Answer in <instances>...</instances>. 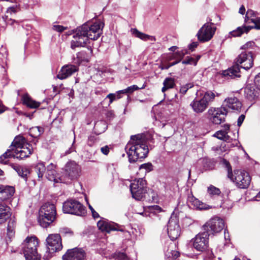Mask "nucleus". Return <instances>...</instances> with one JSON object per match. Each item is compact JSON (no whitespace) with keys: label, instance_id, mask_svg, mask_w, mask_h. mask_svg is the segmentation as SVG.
Returning a JSON list of instances; mask_svg holds the SVG:
<instances>
[{"label":"nucleus","instance_id":"f257e3e1","mask_svg":"<svg viewBox=\"0 0 260 260\" xmlns=\"http://www.w3.org/2000/svg\"><path fill=\"white\" fill-rule=\"evenodd\" d=\"M104 23L98 21L92 24L85 23L78 27L73 36L74 40L71 41V47L75 49L76 47L85 46L89 39L96 40L102 34Z\"/></svg>","mask_w":260,"mask_h":260},{"label":"nucleus","instance_id":"f03ea898","mask_svg":"<svg viewBox=\"0 0 260 260\" xmlns=\"http://www.w3.org/2000/svg\"><path fill=\"white\" fill-rule=\"evenodd\" d=\"M125 150L130 162L146 157L149 150L145 135L141 134L132 136Z\"/></svg>","mask_w":260,"mask_h":260},{"label":"nucleus","instance_id":"7ed1b4c3","mask_svg":"<svg viewBox=\"0 0 260 260\" xmlns=\"http://www.w3.org/2000/svg\"><path fill=\"white\" fill-rule=\"evenodd\" d=\"M235 65L223 71L224 76L230 77L232 79L240 77V68L246 70H249L253 65V57L251 51H244L240 54L235 59Z\"/></svg>","mask_w":260,"mask_h":260},{"label":"nucleus","instance_id":"20e7f679","mask_svg":"<svg viewBox=\"0 0 260 260\" xmlns=\"http://www.w3.org/2000/svg\"><path fill=\"white\" fill-rule=\"evenodd\" d=\"M221 164L226 169L228 178L235 182L238 187L246 188L249 186L251 182V177L247 172L236 170H234L233 173L232 168L230 162L224 158L221 160Z\"/></svg>","mask_w":260,"mask_h":260},{"label":"nucleus","instance_id":"39448f33","mask_svg":"<svg viewBox=\"0 0 260 260\" xmlns=\"http://www.w3.org/2000/svg\"><path fill=\"white\" fill-rule=\"evenodd\" d=\"M215 94L211 91L204 92L198 90L196 92V97L190 103L194 112L201 113L206 110L210 102H213L215 99Z\"/></svg>","mask_w":260,"mask_h":260},{"label":"nucleus","instance_id":"423d86ee","mask_svg":"<svg viewBox=\"0 0 260 260\" xmlns=\"http://www.w3.org/2000/svg\"><path fill=\"white\" fill-rule=\"evenodd\" d=\"M56 210L53 204L46 203L42 206L39 211L38 221L41 226L47 228L55 219Z\"/></svg>","mask_w":260,"mask_h":260},{"label":"nucleus","instance_id":"0eeeda50","mask_svg":"<svg viewBox=\"0 0 260 260\" xmlns=\"http://www.w3.org/2000/svg\"><path fill=\"white\" fill-rule=\"evenodd\" d=\"M39 242L36 237H27L22 244V248L26 260H40L41 256L38 253Z\"/></svg>","mask_w":260,"mask_h":260},{"label":"nucleus","instance_id":"6e6552de","mask_svg":"<svg viewBox=\"0 0 260 260\" xmlns=\"http://www.w3.org/2000/svg\"><path fill=\"white\" fill-rule=\"evenodd\" d=\"M62 210L64 213L84 216L86 214L85 207L78 201L68 200L63 204Z\"/></svg>","mask_w":260,"mask_h":260},{"label":"nucleus","instance_id":"1a4fd4ad","mask_svg":"<svg viewBox=\"0 0 260 260\" xmlns=\"http://www.w3.org/2000/svg\"><path fill=\"white\" fill-rule=\"evenodd\" d=\"M81 174L80 167L74 161L68 162L64 170L62 178L65 179L62 183H67L71 181L77 179Z\"/></svg>","mask_w":260,"mask_h":260},{"label":"nucleus","instance_id":"9d476101","mask_svg":"<svg viewBox=\"0 0 260 260\" xmlns=\"http://www.w3.org/2000/svg\"><path fill=\"white\" fill-rule=\"evenodd\" d=\"M130 190L133 198L141 200L146 193V183L143 178L136 179L131 184Z\"/></svg>","mask_w":260,"mask_h":260},{"label":"nucleus","instance_id":"9b49d317","mask_svg":"<svg viewBox=\"0 0 260 260\" xmlns=\"http://www.w3.org/2000/svg\"><path fill=\"white\" fill-rule=\"evenodd\" d=\"M224 227L223 220L219 217L215 216L208 220L203 225V230L210 234H214L220 232Z\"/></svg>","mask_w":260,"mask_h":260},{"label":"nucleus","instance_id":"f8f14e48","mask_svg":"<svg viewBox=\"0 0 260 260\" xmlns=\"http://www.w3.org/2000/svg\"><path fill=\"white\" fill-rule=\"evenodd\" d=\"M209 234L206 232H203L197 234L191 240V243L194 249L199 251H204L208 247Z\"/></svg>","mask_w":260,"mask_h":260},{"label":"nucleus","instance_id":"ddd939ff","mask_svg":"<svg viewBox=\"0 0 260 260\" xmlns=\"http://www.w3.org/2000/svg\"><path fill=\"white\" fill-rule=\"evenodd\" d=\"M47 251L53 253L60 251L62 248L60 234H54L48 235L46 240Z\"/></svg>","mask_w":260,"mask_h":260},{"label":"nucleus","instance_id":"4468645a","mask_svg":"<svg viewBox=\"0 0 260 260\" xmlns=\"http://www.w3.org/2000/svg\"><path fill=\"white\" fill-rule=\"evenodd\" d=\"M167 232L169 237L173 241L180 236L181 228L179 224V218L176 216H171L167 225Z\"/></svg>","mask_w":260,"mask_h":260},{"label":"nucleus","instance_id":"2eb2a0df","mask_svg":"<svg viewBox=\"0 0 260 260\" xmlns=\"http://www.w3.org/2000/svg\"><path fill=\"white\" fill-rule=\"evenodd\" d=\"M97 226L99 230L106 233H110L111 231H124L122 226L113 222H109L105 219L99 220L97 223Z\"/></svg>","mask_w":260,"mask_h":260},{"label":"nucleus","instance_id":"dca6fc26","mask_svg":"<svg viewBox=\"0 0 260 260\" xmlns=\"http://www.w3.org/2000/svg\"><path fill=\"white\" fill-rule=\"evenodd\" d=\"M216 28L208 23L205 24L197 34L198 38L201 42H206L213 37Z\"/></svg>","mask_w":260,"mask_h":260},{"label":"nucleus","instance_id":"f3484780","mask_svg":"<svg viewBox=\"0 0 260 260\" xmlns=\"http://www.w3.org/2000/svg\"><path fill=\"white\" fill-rule=\"evenodd\" d=\"M208 113L211 115L210 118L211 121L215 124H219L224 121L228 110L222 108H210Z\"/></svg>","mask_w":260,"mask_h":260},{"label":"nucleus","instance_id":"a211bd4d","mask_svg":"<svg viewBox=\"0 0 260 260\" xmlns=\"http://www.w3.org/2000/svg\"><path fill=\"white\" fill-rule=\"evenodd\" d=\"M222 108L226 109L228 111H240L242 104L241 102L235 96H230L226 98L222 104Z\"/></svg>","mask_w":260,"mask_h":260},{"label":"nucleus","instance_id":"6ab92c4d","mask_svg":"<svg viewBox=\"0 0 260 260\" xmlns=\"http://www.w3.org/2000/svg\"><path fill=\"white\" fill-rule=\"evenodd\" d=\"M85 252L81 248H74L69 249L62 256L63 260H84Z\"/></svg>","mask_w":260,"mask_h":260},{"label":"nucleus","instance_id":"aec40b11","mask_svg":"<svg viewBox=\"0 0 260 260\" xmlns=\"http://www.w3.org/2000/svg\"><path fill=\"white\" fill-rule=\"evenodd\" d=\"M78 70V67L73 64H67L63 66L58 74L57 78L63 80L71 76L73 74L77 72Z\"/></svg>","mask_w":260,"mask_h":260},{"label":"nucleus","instance_id":"412c9836","mask_svg":"<svg viewBox=\"0 0 260 260\" xmlns=\"http://www.w3.org/2000/svg\"><path fill=\"white\" fill-rule=\"evenodd\" d=\"M188 204L190 208L198 210H208L212 208V206L202 202L193 196L188 197Z\"/></svg>","mask_w":260,"mask_h":260},{"label":"nucleus","instance_id":"4be33fe9","mask_svg":"<svg viewBox=\"0 0 260 260\" xmlns=\"http://www.w3.org/2000/svg\"><path fill=\"white\" fill-rule=\"evenodd\" d=\"M28 146L23 147L22 148L14 150L15 157L22 159L27 157L31 154L34 150V148L30 144H26Z\"/></svg>","mask_w":260,"mask_h":260},{"label":"nucleus","instance_id":"5701e85b","mask_svg":"<svg viewBox=\"0 0 260 260\" xmlns=\"http://www.w3.org/2000/svg\"><path fill=\"white\" fill-rule=\"evenodd\" d=\"M22 101L23 105L31 109L38 108L41 103L34 100L27 93L22 96Z\"/></svg>","mask_w":260,"mask_h":260},{"label":"nucleus","instance_id":"b1692460","mask_svg":"<svg viewBox=\"0 0 260 260\" xmlns=\"http://www.w3.org/2000/svg\"><path fill=\"white\" fill-rule=\"evenodd\" d=\"M15 192V189L10 186L2 185L0 186L1 198L4 200H7L12 197Z\"/></svg>","mask_w":260,"mask_h":260},{"label":"nucleus","instance_id":"393cba45","mask_svg":"<svg viewBox=\"0 0 260 260\" xmlns=\"http://www.w3.org/2000/svg\"><path fill=\"white\" fill-rule=\"evenodd\" d=\"M44 132V128L41 126L32 127L29 129V135L34 138L33 141H31L34 145H36L38 142V138H39Z\"/></svg>","mask_w":260,"mask_h":260},{"label":"nucleus","instance_id":"a878e982","mask_svg":"<svg viewBox=\"0 0 260 260\" xmlns=\"http://www.w3.org/2000/svg\"><path fill=\"white\" fill-rule=\"evenodd\" d=\"M229 129V125H225L223 130H220L216 132L214 135V136L218 139L229 142L231 140H232L230 137L228 135Z\"/></svg>","mask_w":260,"mask_h":260},{"label":"nucleus","instance_id":"bb28decb","mask_svg":"<svg viewBox=\"0 0 260 260\" xmlns=\"http://www.w3.org/2000/svg\"><path fill=\"white\" fill-rule=\"evenodd\" d=\"M26 144L28 143L26 142L25 138L22 136L19 135L15 138L11 147L12 148L15 147V149H17L22 148L23 147L27 146V145H26Z\"/></svg>","mask_w":260,"mask_h":260},{"label":"nucleus","instance_id":"cd10ccee","mask_svg":"<svg viewBox=\"0 0 260 260\" xmlns=\"http://www.w3.org/2000/svg\"><path fill=\"white\" fill-rule=\"evenodd\" d=\"M251 29V27L249 26L243 25L238 27L235 30L230 31L229 34L231 37H241L244 33L247 34Z\"/></svg>","mask_w":260,"mask_h":260},{"label":"nucleus","instance_id":"c85d7f7f","mask_svg":"<svg viewBox=\"0 0 260 260\" xmlns=\"http://www.w3.org/2000/svg\"><path fill=\"white\" fill-rule=\"evenodd\" d=\"M245 96L249 101H252L258 97V93L254 87L247 85L244 89Z\"/></svg>","mask_w":260,"mask_h":260},{"label":"nucleus","instance_id":"c756f323","mask_svg":"<svg viewBox=\"0 0 260 260\" xmlns=\"http://www.w3.org/2000/svg\"><path fill=\"white\" fill-rule=\"evenodd\" d=\"M11 215L10 207L3 204H0V220L6 221L9 218Z\"/></svg>","mask_w":260,"mask_h":260},{"label":"nucleus","instance_id":"7c9ffc66","mask_svg":"<svg viewBox=\"0 0 260 260\" xmlns=\"http://www.w3.org/2000/svg\"><path fill=\"white\" fill-rule=\"evenodd\" d=\"M46 178L50 181L56 183H62L64 182L65 179H63L61 176H59L56 173V171H51V173H48L46 171Z\"/></svg>","mask_w":260,"mask_h":260},{"label":"nucleus","instance_id":"2f4dec72","mask_svg":"<svg viewBox=\"0 0 260 260\" xmlns=\"http://www.w3.org/2000/svg\"><path fill=\"white\" fill-rule=\"evenodd\" d=\"M133 34L136 37L143 41L150 40L151 41H155V38L154 37L141 32L138 30L137 29L133 30Z\"/></svg>","mask_w":260,"mask_h":260},{"label":"nucleus","instance_id":"473e14b6","mask_svg":"<svg viewBox=\"0 0 260 260\" xmlns=\"http://www.w3.org/2000/svg\"><path fill=\"white\" fill-rule=\"evenodd\" d=\"M13 168L17 172L19 176L26 180L27 176L29 173V171L28 169L20 166H14Z\"/></svg>","mask_w":260,"mask_h":260},{"label":"nucleus","instance_id":"72a5a7b5","mask_svg":"<svg viewBox=\"0 0 260 260\" xmlns=\"http://www.w3.org/2000/svg\"><path fill=\"white\" fill-rule=\"evenodd\" d=\"M161 91L165 92L167 90L174 88L175 85L174 79L172 78H167L165 79Z\"/></svg>","mask_w":260,"mask_h":260},{"label":"nucleus","instance_id":"f704fd0d","mask_svg":"<svg viewBox=\"0 0 260 260\" xmlns=\"http://www.w3.org/2000/svg\"><path fill=\"white\" fill-rule=\"evenodd\" d=\"M201 56L200 55L194 56H187L185 59L182 61V63L184 64H190L196 66Z\"/></svg>","mask_w":260,"mask_h":260},{"label":"nucleus","instance_id":"c9c22d12","mask_svg":"<svg viewBox=\"0 0 260 260\" xmlns=\"http://www.w3.org/2000/svg\"><path fill=\"white\" fill-rule=\"evenodd\" d=\"M46 170V167L43 162L38 163L35 167V172L39 179H41L43 177Z\"/></svg>","mask_w":260,"mask_h":260},{"label":"nucleus","instance_id":"e433bc0d","mask_svg":"<svg viewBox=\"0 0 260 260\" xmlns=\"http://www.w3.org/2000/svg\"><path fill=\"white\" fill-rule=\"evenodd\" d=\"M207 193L211 198H215L220 195L221 191L218 188L212 185H210L208 187Z\"/></svg>","mask_w":260,"mask_h":260},{"label":"nucleus","instance_id":"4c0bfd02","mask_svg":"<svg viewBox=\"0 0 260 260\" xmlns=\"http://www.w3.org/2000/svg\"><path fill=\"white\" fill-rule=\"evenodd\" d=\"M12 157L15 158L14 149L11 148V149L7 150L5 153L0 156V162L6 164V159Z\"/></svg>","mask_w":260,"mask_h":260},{"label":"nucleus","instance_id":"58836bf2","mask_svg":"<svg viewBox=\"0 0 260 260\" xmlns=\"http://www.w3.org/2000/svg\"><path fill=\"white\" fill-rule=\"evenodd\" d=\"M60 234L64 237H72L74 235L73 231L68 228H62L59 230Z\"/></svg>","mask_w":260,"mask_h":260},{"label":"nucleus","instance_id":"ea45409f","mask_svg":"<svg viewBox=\"0 0 260 260\" xmlns=\"http://www.w3.org/2000/svg\"><path fill=\"white\" fill-rule=\"evenodd\" d=\"M150 216L152 215H156L157 213L162 211L161 208L157 205L149 207Z\"/></svg>","mask_w":260,"mask_h":260},{"label":"nucleus","instance_id":"a19ab883","mask_svg":"<svg viewBox=\"0 0 260 260\" xmlns=\"http://www.w3.org/2000/svg\"><path fill=\"white\" fill-rule=\"evenodd\" d=\"M248 23H253V26H249L252 29H260V17H256L255 18H251L250 21Z\"/></svg>","mask_w":260,"mask_h":260},{"label":"nucleus","instance_id":"79ce46f5","mask_svg":"<svg viewBox=\"0 0 260 260\" xmlns=\"http://www.w3.org/2000/svg\"><path fill=\"white\" fill-rule=\"evenodd\" d=\"M113 257L114 260H128L127 256L123 252L115 253Z\"/></svg>","mask_w":260,"mask_h":260},{"label":"nucleus","instance_id":"37998d69","mask_svg":"<svg viewBox=\"0 0 260 260\" xmlns=\"http://www.w3.org/2000/svg\"><path fill=\"white\" fill-rule=\"evenodd\" d=\"M139 169L140 170H145V173H146L153 170V166L151 162L145 163L140 166Z\"/></svg>","mask_w":260,"mask_h":260},{"label":"nucleus","instance_id":"c03bdc74","mask_svg":"<svg viewBox=\"0 0 260 260\" xmlns=\"http://www.w3.org/2000/svg\"><path fill=\"white\" fill-rule=\"evenodd\" d=\"M194 86V84L193 83H188L185 85H183L181 86L180 88V92L182 93V94H185L187 90L193 87Z\"/></svg>","mask_w":260,"mask_h":260},{"label":"nucleus","instance_id":"a18cd8bd","mask_svg":"<svg viewBox=\"0 0 260 260\" xmlns=\"http://www.w3.org/2000/svg\"><path fill=\"white\" fill-rule=\"evenodd\" d=\"M76 56L78 59L77 62L78 63H80L83 61H88V59L86 56V53L85 52L82 51L77 53Z\"/></svg>","mask_w":260,"mask_h":260},{"label":"nucleus","instance_id":"49530a36","mask_svg":"<svg viewBox=\"0 0 260 260\" xmlns=\"http://www.w3.org/2000/svg\"><path fill=\"white\" fill-rule=\"evenodd\" d=\"M255 16H256V13L255 12H254L252 10H248L247 12V13H246V15L245 16V21L246 22L248 23V22L250 21V19L252 18V17H255Z\"/></svg>","mask_w":260,"mask_h":260},{"label":"nucleus","instance_id":"de8ad7c7","mask_svg":"<svg viewBox=\"0 0 260 260\" xmlns=\"http://www.w3.org/2000/svg\"><path fill=\"white\" fill-rule=\"evenodd\" d=\"M106 98H108L110 100V103L109 104H111L113 101L116 100V99H119L121 98L120 95H119L118 92H117L116 93H110L109 94Z\"/></svg>","mask_w":260,"mask_h":260},{"label":"nucleus","instance_id":"09e8293b","mask_svg":"<svg viewBox=\"0 0 260 260\" xmlns=\"http://www.w3.org/2000/svg\"><path fill=\"white\" fill-rule=\"evenodd\" d=\"M187 53V51L186 50H181L177 51L175 53L176 58L177 60H179V61L181 60L184 55Z\"/></svg>","mask_w":260,"mask_h":260},{"label":"nucleus","instance_id":"8fccbe9b","mask_svg":"<svg viewBox=\"0 0 260 260\" xmlns=\"http://www.w3.org/2000/svg\"><path fill=\"white\" fill-rule=\"evenodd\" d=\"M162 58L165 59V61H168V62L173 59H176L175 53L167 54L163 56Z\"/></svg>","mask_w":260,"mask_h":260},{"label":"nucleus","instance_id":"3c124183","mask_svg":"<svg viewBox=\"0 0 260 260\" xmlns=\"http://www.w3.org/2000/svg\"><path fill=\"white\" fill-rule=\"evenodd\" d=\"M159 68L161 70H168L170 68L169 62L168 61H165V59L162 58L161 63L159 66Z\"/></svg>","mask_w":260,"mask_h":260},{"label":"nucleus","instance_id":"603ef678","mask_svg":"<svg viewBox=\"0 0 260 260\" xmlns=\"http://www.w3.org/2000/svg\"><path fill=\"white\" fill-rule=\"evenodd\" d=\"M254 84L256 88L260 90V73L255 77Z\"/></svg>","mask_w":260,"mask_h":260},{"label":"nucleus","instance_id":"864d4df0","mask_svg":"<svg viewBox=\"0 0 260 260\" xmlns=\"http://www.w3.org/2000/svg\"><path fill=\"white\" fill-rule=\"evenodd\" d=\"M52 28L53 30L60 32H62L63 30L67 29V27L59 25H54Z\"/></svg>","mask_w":260,"mask_h":260},{"label":"nucleus","instance_id":"5fc2aeb1","mask_svg":"<svg viewBox=\"0 0 260 260\" xmlns=\"http://www.w3.org/2000/svg\"><path fill=\"white\" fill-rule=\"evenodd\" d=\"M128 94L133 93L134 91L139 89V88L136 85H134L126 88Z\"/></svg>","mask_w":260,"mask_h":260},{"label":"nucleus","instance_id":"6e6d98bb","mask_svg":"<svg viewBox=\"0 0 260 260\" xmlns=\"http://www.w3.org/2000/svg\"><path fill=\"white\" fill-rule=\"evenodd\" d=\"M88 207H89V208L90 209V211H91V212L92 213V217L94 218H99L100 217V216H99V214H98V213H97L94 210V209L93 208V207L90 204L88 205Z\"/></svg>","mask_w":260,"mask_h":260},{"label":"nucleus","instance_id":"4d7b16f0","mask_svg":"<svg viewBox=\"0 0 260 260\" xmlns=\"http://www.w3.org/2000/svg\"><path fill=\"white\" fill-rule=\"evenodd\" d=\"M56 166L52 163H51L46 168V171L48 173H51V171H55Z\"/></svg>","mask_w":260,"mask_h":260},{"label":"nucleus","instance_id":"13d9d810","mask_svg":"<svg viewBox=\"0 0 260 260\" xmlns=\"http://www.w3.org/2000/svg\"><path fill=\"white\" fill-rule=\"evenodd\" d=\"M254 45V43L253 42H249L242 46V49H247L249 48L252 47Z\"/></svg>","mask_w":260,"mask_h":260},{"label":"nucleus","instance_id":"bf43d9fd","mask_svg":"<svg viewBox=\"0 0 260 260\" xmlns=\"http://www.w3.org/2000/svg\"><path fill=\"white\" fill-rule=\"evenodd\" d=\"M101 151L104 154L107 155L109 152V147L108 146L102 147Z\"/></svg>","mask_w":260,"mask_h":260},{"label":"nucleus","instance_id":"052dcab7","mask_svg":"<svg viewBox=\"0 0 260 260\" xmlns=\"http://www.w3.org/2000/svg\"><path fill=\"white\" fill-rule=\"evenodd\" d=\"M245 119V115H243V114H242L241 115L238 119V121H237V125L240 126L242 123H243L244 120Z\"/></svg>","mask_w":260,"mask_h":260},{"label":"nucleus","instance_id":"680f3d73","mask_svg":"<svg viewBox=\"0 0 260 260\" xmlns=\"http://www.w3.org/2000/svg\"><path fill=\"white\" fill-rule=\"evenodd\" d=\"M206 257L207 258H208L209 260H214V259L215 257L212 252L208 250L207 252Z\"/></svg>","mask_w":260,"mask_h":260},{"label":"nucleus","instance_id":"e2e57ef3","mask_svg":"<svg viewBox=\"0 0 260 260\" xmlns=\"http://www.w3.org/2000/svg\"><path fill=\"white\" fill-rule=\"evenodd\" d=\"M101 125H103L104 126L103 131L104 132L105 131V129L106 128V124L104 122H96L95 124V126H94L95 129H96L99 127V126H100Z\"/></svg>","mask_w":260,"mask_h":260},{"label":"nucleus","instance_id":"0e129e2a","mask_svg":"<svg viewBox=\"0 0 260 260\" xmlns=\"http://www.w3.org/2000/svg\"><path fill=\"white\" fill-rule=\"evenodd\" d=\"M198 45V42H193L189 45V49L191 51H193Z\"/></svg>","mask_w":260,"mask_h":260},{"label":"nucleus","instance_id":"69168bd1","mask_svg":"<svg viewBox=\"0 0 260 260\" xmlns=\"http://www.w3.org/2000/svg\"><path fill=\"white\" fill-rule=\"evenodd\" d=\"M16 12V9L14 7H10L8 9L7 11V14H12L13 13H15Z\"/></svg>","mask_w":260,"mask_h":260},{"label":"nucleus","instance_id":"338daca9","mask_svg":"<svg viewBox=\"0 0 260 260\" xmlns=\"http://www.w3.org/2000/svg\"><path fill=\"white\" fill-rule=\"evenodd\" d=\"M224 239L226 241H230V235L229 232L226 229H224Z\"/></svg>","mask_w":260,"mask_h":260},{"label":"nucleus","instance_id":"774afa93","mask_svg":"<svg viewBox=\"0 0 260 260\" xmlns=\"http://www.w3.org/2000/svg\"><path fill=\"white\" fill-rule=\"evenodd\" d=\"M7 23L10 25H13L14 23H18L17 21L11 18L7 20Z\"/></svg>","mask_w":260,"mask_h":260}]
</instances>
